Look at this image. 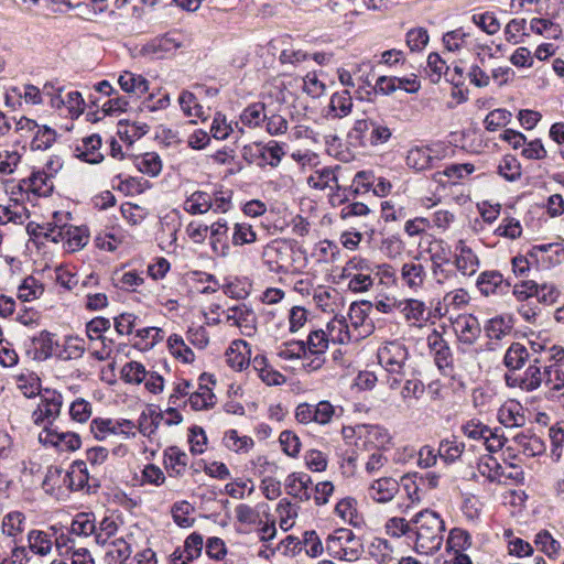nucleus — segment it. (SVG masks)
Instances as JSON below:
<instances>
[{"label":"nucleus","mask_w":564,"mask_h":564,"mask_svg":"<svg viewBox=\"0 0 564 564\" xmlns=\"http://www.w3.org/2000/svg\"><path fill=\"white\" fill-rule=\"evenodd\" d=\"M188 402L195 411L207 410L215 404V395L208 387L200 384L191 393Z\"/></svg>","instance_id":"56"},{"label":"nucleus","mask_w":564,"mask_h":564,"mask_svg":"<svg viewBox=\"0 0 564 564\" xmlns=\"http://www.w3.org/2000/svg\"><path fill=\"white\" fill-rule=\"evenodd\" d=\"M307 184L314 188L323 191L325 188H333L334 185L337 186V177L335 174V170L332 167H323L321 170L314 171L307 177Z\"/></svg>","instance_id":"50"},{"label":"nucleus","mask_w":564,"mask_h":564,"mask_svg":"<svg viewBox=\"0 0 564 564\" xmlns=\"http://www.w3.org/2000/svg\"><path fill=\"white\" fill-rule=\"evenodd\" d=\"M530 29L533 33L544 36L545 39L556 40L562 34V29L557 23L546 19L534 18L530 22Z\"/></svg>","instance_id":"59"},{"label":"nucleus","mask_w":564,"mask_h":564,"mask_svg":"<svg viewBox=\"0 0 564 564\" xmlns=\"http://www.w3.org/2000/svg\"><path fill=\"white\" fill-rule=\"evenodd\" d=\"M101 138L98 134H91L84 138L80 143L75 148V153L78 159L89 164H98L104 160V154L100 152Z\"/></svg>","instance_id":"24"},{"label":"nucleus","mask_w":564,"mask_h":564,"mask_svg":"<svg viewBox=\"0 0 564 564\" xmlns=\"http://www.w3.org/2000/svg\"><path fill=\"white\" fill-rule=\"evenodd\" d=\"M145 540L140 529L129 532L124 538L116 539L106 553L109 564H123L131 555L133 547L138 546V540Z\"/></svg>","instance_id":"12"},{"label":"nucleus","mask_w":564,"mask_h":564,"mask_svg":"<svg viewBox=\"0 0 564 564\" xmlns=\"http://www.w3.org/2000/svg\"><path fill=\"white\" fill-rule=\"evenodd\" d=\"M45 237L58 243L62 242L67 252H75L84 248L89 239L88 231L78 226H59L52 234H45Z\"/></svg>","instance_id":"10"},{"label":"nucleus","mask_w":564,"mask_h":564,"mask_svg":"<svg viewBox=\"0 0 564 564\" xmlns=\"http://www.w3.org/2000/svg\"><path fill=\"white\" fill-rule=\"evenodd\" d=\"M471 33L459 26L443 34L442 42L447 52L459 53L470 44Z\"/></svg>","instance_id":"34"},{"label":"nucleus","mask_w":564,"mask_h":564,"mask_svg":"<svg viewBox=\"0 0 564 564\" xmlns=\"http://www.w3.org/2000/svg\"><path fill=\"white\" fill-rule=\"evenodd\" d=\"M454 264L457 271L465 276L474 275L479 269V258L473 249L460 239L455 246Z\"/></svg>","instance_id":"18"},{"label":"nucleus","mask_w":564,"mask_h":564,"mask_svg":"<svg viewBox=\"0 0 564 564\" xmlns=\"http://www.w3.org/2000/svg\"><path fill=\"white\" fill-rule=\"evenodd\" d=\"M326 550L334 558L355 562L361 556L364 546L361 540L351 530L343 528L328 535Z\"/></svg>","instance_id":"4"},{"label":"nucleus","mask_w":564,"mask_h":564,"mask_svg":"<svg viewBox=\"0 0 564 564\" xmlns=\"http://www.w3.org/2000/svg\"><path fill=\"white\" fill-rule=\"evenodd\" d=\"M528 256L546 268L555 267L564 261V247L561 243L535 245Z\"/></svg>","instance_id":"19"},{"label":"nucleus","mask_w":564,"mask_h":564,"mask_svg":"<svg viewBox=\"0 0 564 564\" xmlns=\"http://www.w3.org/2000/svg\"><path fill=\"white\" fill-rule=\"evenodd\" d=\"M229 230L230 227L224 218H219L209 226V247L212 252L218 258H227L230 254V245L228 242Z\"/></svg>","instance_id":"15"},{"label":"nucleus","mask_w":564,"mask_h":564,"mask_svg":"<svg viewBox=\"0 0 564 564\" xmlns=\"http://www.w3.org/2000/svg\"><path fill=\"white\" fill-rule=\"evenodd\" d=\"M178 104L183 113L188 118H203L204 109L198 104L197 98L191 91L184 90L178 96Z\"/></svg>","instance_id":"58"},{"label":"nucleus","mask_w":564,"mask_h":564,"mask_svg":"<svg viewBox=\"0 0 564 564\" xmlns=\"http://www.w3.org/2000/svg\"><path fill=\"white\" fill-rule=\"evenodd\" d=\"M368 497L378 503L390 502L399 492V482L392 477H381L368 487Z\"/></svg>","instance_id":"20"},{"label":"nucleus","mask_w":564,"mask_h":564,"mask_svg":"<svg viewBox=\"0 0 564 564\" xmlns=\"http://www.w3.org/2000/svg\"><path fill=\"white\" fill-rule=\"evenodd\" d=\"M29 549L34 554L45 556L52 551L53 542L50 535L40 530H32L28 534Z\"/></svg>","instance_id":"53"},{"label":"nucleus","mask_w":564,"mask_h":564,"mask_svg":"<svg viewBox=\"0 0 564 564\" xmlns=\"http://www.w3.org/2000/svg\"><path fill=\"white\" fill-rule=\"evenodd\" d=\"M311 477L304 473H293L289 475L285 480L286 492L301 501H307L311 499Z\"/></svg>","instance_id":"26"},{"label":"nucleus","mask_w":564,"mask_h":564,"mask_svg":"<svg viewBox=\"0 0 564 564\" xmlns=\"http://www.w3.org/2000/svg\"><path fill=\"white\" fill-rule=\"evenodd\" d=\"M113 285L126 292H135L144 282L142 273L137 270H116L112 274Z\"/></svg>","instance_id":"33"},{"label":"nucleus","mask_w":564,"mask_h":564,"mask_svg":"<svg viewBox=\"0 0 564 564\" xmlns=\"http://www.w3.org/2000/svg\"><path fill=\"white\" fill-rule=\"evenodd\" d=\"M478 471L490 481H501L503 477H507L505 468L499 464L497 458L490 455L480 458Z\"/></svg>","instance_id":"49"},{"label":"nucleus","mask_w":564,"mask_h":564,"mask_svg":"<svg viewBox=\"0 0 564 564\" xmlns=\"http://www.w3.org/2000/svg\"><path fill=\"white\" fill-rule=\"evenodd\" d=\"M411 525L417 553L429 555L442 547L445 522L437 512L424 509L412 517Z\"/></svg>","instance_id":"1"},{"label":"nucleus","mask_w":564,"mask_h":564,"mask_svg":"<svg viewBox=\"0 0 564 564\" xmlns=\"http://www.w3.org/2000/svg\"><path fill=\"white\" fill-rule=\"evenodd\" d=\"M149 131V126L141 122H122L118 124V137L124 143L132 145Z\"/></svg>","instance_id":"44"},{"label":"nucleus","mask_w":564,"mask_h":564,"mask_svg":"<svg viewBox=\"0 0 564 564\" xmlns=\"http://www.w3.org/2000/svg\"><path fill=\"white\" fill-rule=\"evenodd\" d=\"M532 356L529 349L521 343H512L507 349L503 364L512 371L521 369L527 361L531 362Z\"/></svg>","instance_id":"35"},{"label":"nucleus","mask_w":564,"mask_h":564,"mask_svg":"<svg viewBox=\"0 0 564 564\" xmlns=\"http://www.w3.org/2000/svg\"><path fill=\"white\" fill-rule=\"evenodd\" d=\"M406 165L414 171H424L432 166V150L426 147L412 148L406 155Z\"/></svg>","instance_id":"42"},{"label":"nucleus","mask_w":564,"mask_h":564,"mask_svg":"<svg viewBox=\"0 0 564 564\" xmlns=\"http://www.w3.org/2000/svg\"><path fill=\"white\" fill-rule=\"evenodd\" d=\"M313 299L318 308L326 313H335L338 307V292L334 289L318 286L314 290Z\"/></svg>","instance_id":"47"},{"label":"nucleus","mask_w":564,"mask_h":564,"mask_svg":"<svg viewBox=\"0 0 564 564\" xmlns=\"http://www.w3.org/2000/svg\"><path fill=\"white\" fill-rule=\"evenodd\" d=\"M476 284L479 292L485 296L506 294L511 286L510 282L496 270L481 272Z\"/></svg>","instance_id":"17"},{"label":"nucleus","mask_w":564,"mask_h":564,"mask_svg":"<svg viewBox=\"0 0 564 564\" xmlns=\"http://www.w3.org/2000/svg\"><path fill=\"white\" fill-rule=\"evenodd\" d=\"M90 431L96 440L105 441L110 436L134 437L135 424L127 419L96 417L90 423Z\"/></svg>","instance_id":"7"},{"label":"nucleus","mask_w":564,"mask_h":564,"mask_svg":"<svg viewBox=\"0 0 564 564\" xmlns=\"http://www.w3.org/2000/svg\"><path fill=\"white\" fill-rule=\"evenodd\" d=\"M17 389L26 398L41 395V380L39 376L29 370H23L13 377Z\"/></svg>","instance_id":"36"},{"label":"nucleus","mask_w":564,"mask_h":564,"mask_svg":"<svg viewBox=\"0 0 564 564\" xmlns=\"http://www.w3.org/2000/svg\"><path fill=\"white\" fill-rule=\"evenodd\" d=\"M498 421L506 427H519L524 425L525 416L520 403L516 401L503 403L498 410Z\"/></svg>","instance_id":"30"},{"label":"nucleus","mask_w":564,"mask_h":564,"mask_svg":"<svg viewBox=\"0 0 564 564\" xmlns=\"http://www.w3.org/2000/svg\"><path fill=\"white\" fill-rule=\"evenodd\" d=\"M212 195L207 192L195 191L188 195L183 204V208L191 215H203L210 210Z\"/></svg>","instance_id":"40"},{"label":"nucleus","mask_w":564,"mask_h":564,"mask_svg":"<svg viewBox=\"0 0 564 564\" xmlns=\"http://www.w3.org/2000/svg\"><path fill=\"white\" fill-rule=\"evenodd\" d=\"M369 555L377 564H394L398 554L391 543L386 539L377 538L369 545Z\"/></svg>","instance_id":"31"},{"label":"nucleus","mask_w":564,"mask_h":564,"mask_svg":"<svg viewBox=\"0 0 564 564\" xmlns=\"http://www.w3.org/2000/svg\"><path fill=\"white\" fill-rule=\"evenodd\" d=\"M249 344L245 340H235L226 350V361L235 370L241 371L250 365Z\"/></svg>","instance_id":"28"},{"label":"nucleus","mask_w":564,"mask_h":564,"mask_svg":"<svg viewBox=\"0 0 564 564\" xmlns=\"http://www.w3.org/2000/svg\"><path fill=\"white\" fill-rule=\"evenodd\" d=\"M182 45L183 39L180 34L167 33L143 45L141 53L150 58L160 59L174 54Z\"/></svg>","instance_id":"13"},{"label":"nucleus","mask_w":564,"mask_h":564,"mask_svg":"<svg viewBox=\"0 0 564 564\" xmlns=\"http://www.w3.org/2000/svg\"><path fill=\"white\" fill-rule=\"evenodd\" d=\"M39 442L45 446H52L62 452H74L80 447L82 441L74 432H59L53 427H46L39 434Z\"/></svg>","instance_id":"14"},{"label":"nucleus","mask_w":564,"mask_h":564,"mask_svg":"<svg viewBox=\"0 0 564 564\" xmlns=\"http://www.w3.org/2000/svg\"><path fill=\"white\" fill-rule=\"evenodd\" d=\"M63 405V397L55 390L45 389L40 395V402L32 412V420L35 425L52 427L55 420L59 416Z\"/></svg>","instance_id":"6"},{"label":"nucleus","mask_w":564,"mask_h":564,"mask_svg":"<svg viewBox=\"0 0 564 564\" xmlns=\"http://www.w3.org/2000/svg\"><path fill=\"white\" fill-rule=\"evenodd\" d=\"M167 347L170 352L184 364H191L195 359L194 351L189 348L181 335H171L167 339Z\"/></svg>","instance_id":"48"},{"label":"nucleus","mask_w":564,"mask_h":564,"mask_svg":"<svg viewBox=\"0 0 564 564\" xmlns=\"http://www.w3.org/2000/svg\"><path fill=\"white\" fill-rule=\"evenodd\" d=\"M28 218L29 210L23 204L12 199L7 205L0 204V224L13 223L22 225Z\"/></svg>","instance_id":"38"},{"label":"nucleus","mask_w":564,"mask_h":564,"mask_svg":"<svg viewBox=\"0 0 564 564\" xmlns=\"http://www.w3.org/2000/svg\"><path fill=\"white\" fill-rule=\"evenodd\" d=\"M163 465L170 477H183L188 466V455L177 446H170L163 452Z\"/></svg>","instance_id":"22"},{"label":"nucleus","mask_w":564,"mask_h":564,"mask_svg":"<svg viewBox=\"0 0 564 564\" xmlns=\"http://www.w3.org/2000/svg\"><path fill=\"white\" fill-rule=\"evenodd\" d=\"M355 431L359 437H364L366 443L376 447L377 451H380L391 441L388 430L380 425L359 424L355 426Z\"/></svg>","instance_id":"27"},{"label":"nucleus","mask_w":564,"mask_h":564,"mask_svg":"<svg viewBox=\"0 0 564 564\" xmlns=\"http://www.w3.org/2000/svg\"><path fill=\"white\" fill-rule=\"evenodd\" d=\"M43 292V285L35 278L28 276L18 288V297L24 302H30L39 299Z\"/></svg>","instance_id":"62"},{"label":"nucleus","mask_w":564,"mask_h":564,"mask_svg":"<svg viewBox=\"0 0 564 564\" xmlns=\"http://www.w3.org/2000/svg\"><path fill=\"white\" fill-rule=\"evenodd\" d=\"M337 283H345L352 293L369 292L375 285L373 263L361 256H354L343 265Z\"/></svg>","instance_id":"3"},{"label":"nucleus","mask_w":564,"mask_h":564,"mask_svg":"<svg viewBox=\"0 0 564 564\" xmlns=\"http://www.w3.org/2000/svg\"><path fill=\"white\" fill-rule=\"evenodd\" d=\"M561 296V290L555 283L552 282H536V292L535 297L539 303L543 305H553L555 304Z\"/></svg>","instance_id":"64"},{"label":"nucleus","mask_w":564,"mask_h":564,"mask_svg":"<svg viewBox=\"0 0 564 564\" xmlns=\"http://www.w3.org/2000/svg\"><path fill=\"white\" fill-rule=\"evenodd\" d=\"M398 312L410 327L422 328L431 318V310L420 299H400Z\"/></svg>","instance_id":"11"},{"label":"nucleus","mask_w":564,"mask_h":564,"mask_svg":"<svg viewBox=\"0 0 564 564\" xmlns=\"http://www.w3.org/2000/svg\"><path fill=\"white\" fill-rule=\"evenodd\" d=\"M72 490H82L88 486L89 471L84 460H76L72 464L66 474L65 482Z\"/></svg>","instance_id":"41"},{"label":"nucleus","mask_w":564,"mask_h":564,"mask_svg":"<svg viewBox=\"0 0 564 564\" xmlns=\"http://www.w3.org/2000/svg\"><path fill=\"white\" fill-rule=\"evenodd\" d=\"M379 365L387 372V384L395 390L400 387L410 368V352L401 339H390L381 343L377 350Z\"/></svg>","instance_id":"2"},{"label":"nucleus","mask_w":564,"mask_h":564,"mask_svg":"<svg viewBox=\"0 0 564 564\" xmlns=\"http://www.w3.org/2000/svg\"><path fill=\"white\" fill-rule=\"evenodd\" d=\"M426 252L432 264L449 263L451 261V247L443 239L432 238L426 248Z\"/></svg>","instance_id":"54"},{"label":"nucleus","mask_w":564,"mask_h":564,"mask_svg":"<svg viewBox=\"0 0 564 564\" xmlns=\"http://www.w3.org/2000/svg\"><path fill=\"white\" fill-rule=\"evenodd\" d=\"M512 328L511 318L503 316L492 317L485 325V333L490 339H502Z\"/></svg>","instance_id":"55"},{"label":"nucleus","mask_w":564,"mask_h":564,"mask_svg":"<svg viewBox=\"0 0 564 564\" xmlns=\"http://www.w3.org/2000/svg\"><path fill=\"white\" fill-rule=\"evenodd\" d=\"M240 122L250 129L262 126L267 119L265 106L262 102H253L248 105L239 116Z\"/></svg>","instance_id":"43"},{"label":"nucleus","mask_w":564,"mask_h":564,"mask_svg":"<svg viewBox=\"0 0 564 564\" xmlns=\"http://www.w3.org/2000/svg\"><path fill=\"white\" fill-rule=\"evenodd\" d=\"M254 491L251 479L236 478L225 485V492L234 499L242 500Z\"/></svg>","instance_id":"63"},{"label":"nucleus","mask_w":564,"mask_h":564,"mask_svg":"<svg viewBox=\"0 0 564 564\" xmlns=\"http://www.w3.org/2000/svg\"><path fill=\"white\" fill-rule=\"evenodd\" d=\"M400 276L404 286L413 292H419L424 286L427 272L421 262L409 261L401 267Z\"/></svg>","instance_id":"21"},{"label":"nucleus","mask_w":564,"mask_h":564,"mask_svg":"<svg viewBox=\"0 0 564 564\" xmlns=\"http://www.w3.org/2000/svg\"><path fill=\"white\" fill-rule=\"evenodd\" d=\"M454 327L459 340L465 344H473L480 334L477 318L470 315L459 317Z\"/></svg>","instance_id":"39"},{"label":"nucleus","mask_w":564,"mask_h":564,"mask_svg":"<svg viewBox=\"0 0 564 564\" xmlns=\"http://www.w3.org/2000/svg\"><path fill=\"white\" fill-rule=\"evenodd\" d=\"M33 345L35 348V356L39 359H47L52 357L57 347L54 335L47 330H42L39 335L34 336Z\"/></svg>","instance_id":"46"},{"label":"nucleus","mask_w":564,"mask_h":564,"mask_svg":"<svg viewBox=\"0 0 564 564\" xmlns=\"http://www.w3.org/2000/svg\"><path fill=\"white\" fill-rule=\"evenodd\" d=\"M25 517L19 511H12L3 517L2 533L10 538H17L24 530Z\"/></svg>","instance_id":"60"},{"label":"nucleus","mask_w":564,"mask_h":564,"mask_svg":"<svg viewBox=\"0 0 564 564\" xmlns=\"http://www.w3.org/2000/svg\"><path fill=\"white\" fill-rule=\"evenodd\" d=\"M96 532V521L93 513H78L70 524V534L88 538Z\"/></svg>","instance_id":"52"},{"label":"nucleus","mask_w":564,"mask_h":564,"mask_svg":"<svg viewBox=\"0 0 564 564\" xmlns=\"http://www.w3.org/2000/svg\"><path fill=\"white\" fill-rule=\"evenodd\" d=\"M349 327L354 341L366 338L372 333L373 325L366 312L356 305H351L349 310Z\"/></svg>","instance_id":"23"},{"label":"nucleus","mask_w":564,"mask_h":564,"mask_svg":"<svg viewBox=\"0 0 564 564\" xmlns=\"http://www.w3.org/2000/svg\"><path fill=\"white\" fill-rule=\"evenodd\" d=\"M118 84L121 89L128 94L141 97L149 90V82L142 75L132 72H123L119 78Z\"/></svg>","instance_id":"32"},{"label":"nucleus","mask_w":564,"mask_h":564,"mask_svg":"<svg viewBox=\"0 0 564 564\" xmlns=\"http://www.w3.org/2000/svg\"><path fill=\"white\" fill-rule=\"evenodd\" d=\"M224 445L235 453H248L254 445L250 436H240L236 430H229L223 438Z\"/></svg>","instance_id":"51"},{"label":"nucleus","mask_w":564,"mask_h":564,"mask_svg":"<svg viewBox=\"0 0 564 564\" xmlns=\"http://www.w3.org/2000/svg\"><path fill=\"white\" fill-rule=\"evenodd\" d=\"M251 366L267 386H281L286 382L285 376L269 365L267 357L263 355L254 356Z\"/></svg>","instance_id":"25"},{"label":"nucleus","mask_w":564,"mask_h":564,"mask_svg":"<svg viewBox=\"0 0 564 564\" xmlns=\"http://www.w3.org/2000/svg\"><path fill=\"white\" fill-rule=\"evenodd\" d=\"M293 254L294 248L290 241L276 239L263 248L262 260L273 273L288 272L292 267Z\"/></svg>","instance_id":"5"},{"label":"nucleus","mask_w":564,"mask_h":564,"mask_svg":"<svg viewBox=\"0 0 564 564\" xmlns=\"http://www.w3.org/2000/svg\"><path fill=\"white\" fill-rule=\"evenodd\" d=\"M262 164L265 163L276 167L285 155L283 144L275 140H270L267 143H262Z\"/></svg>","instance_id":"61"},{"label":"nucleus","mask_w":564,"mask_h":564,"mask_svg":"<svg viewBox=\"0 0 564 564\" xmlns=\"http://www.w3.org/2000/svg\"><path fill=\"white\" fill-rule=\"evenodd\" d=\"M225 318L230 326L240 328L245 335L250 336L256 330V314L245 304L229 307L225 312Z\"/></svg>","instance_id":"16"},{"label":"nucleus","mask_w":564,"mask_h":564,"mask_svg":"<svg viewBox=\"0 0 564 564\" xmlns=\"http://www.w3.org/2000/svg\"><path fill=\"white\" fill-rule=\"evenodd\" d=\"M324 330L330 343L344 345L354 341L350 327L345 316L335 315L332 321L327 323L326 329Z\"/></svg>","instance_id":"29"},{"label":"nucleus","mask_w":564,"mask_h":564,"mask_svg":"<svg viewBox=\"0 0 564 564\" xmlns=\"http://www.w3.org/2000/svg\"><path fill=\"white\" fill-rule=\"evenodd\" d=\"M545 379V365H542L540 357L531 359L529 367L523 373L506 375V382L509 387L520 388L523 391L531 392L541 387Z\"/></svg>","instance_id":"9"},{"label":"nucleus","mask_w":564,"mask_h":564,"mask_svg":"<svg viewBox=\"0 0 564 564\" xmlns=\"http://www.w3.org/2000/svg\"><path fill=\"white\" fill-rule=\"evenodd\" d=\"M258 240V234L252 225L246 221L235 223L231 228V243L235 247L254 243Z\"/></svg>","instance_id":"45"},{"label":"nucleus","mask_w":564,"mask_h":564,"mask_svg":"<svg viewBox=\"0 0 564 564\" xmlns=\"http://www.w3.org/2000/svg\"><path fill=\"white\" fill-rule=\"evenodd\" d=\"M137 169L151 177L158 176L162 171L160 156L154 152H149L135 159Z\"/></svg>","instance_id":"57"},{"label":"nucleus","mask_w":564,"mask_h":564,"mask_svg":"<svg viewBox=\"0 0 564 564\" xmlns=\"http://www.w3.org/2000/svg\"><path fill=\"white\" fill-rule=\"evenodd\" d=\"M303 340L284 341L276 347V356L283 361L302 360V365L308 361Z\"/></svg>","instance_id":"37"},{"label":"nucleus","mask_w":564,"mask_h":564,"mask_svg":"<svg viewBox=\"0 0 564 564\" xmlns=\"http://www.w3.org/2000/svg\"><path fill=\"white\" fill-rule=\"evenodd\" d=\"M329 339L324 329L312 330L307 340L304 341L306 355L308 357V361L303 364V370L306 372H313L319 370L325 361V352L328 349Z\"/></svg>","instance_id":"8"}]
</instances>
